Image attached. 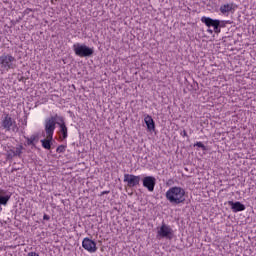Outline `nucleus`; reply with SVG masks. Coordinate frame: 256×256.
<instances>
[{
  "mask_svg": "<svg viewBox=\"0 0 256 256\" xmlns=\"http://www.w3.org/2000/svg\"><path fill=\"white\" fill-rule=\"evenodd\" d=\"M166 199L171 205H181V203H185V189L177 186L169 188L166 192Z\"/></svg>",
  "mask_w": 256,
  "mask_h": 256,
  "instance_id": "f257e3e1",
  "label": "nucleus"
},
{
  "mask_svg": "<svg viewBox=\"0 0 256 256\" xmlns=\"http://www.w3.org/2000/svg\"><path fill=\"white\" fill-rule=\"evenodd\" d=\"M201 22L208 27L207 31L210 35H213V33H221V29L219 27H221V23H223V21L204 16L201 18ZM211 27H213V30Z\"/></svg>",
  "mask_w": 256,
  "mask_h": 256,
  "instance_id": "f03ea898",
  "label": "nucleus"
},
{
  "mask_svg": "<svg viewBox=\"0 0 256 256\" xmlns=\"http://www.w3.org/2000/svg\"><path fill=\"white\" fill-rule=\"evenodd\" d=\"M56 125H57V115L50 116L45 119L44 131H45L46 135L49 136V139H51V137H53V135L55 133Z\"/></svg>",
  "mask_w": 256,
  "mask_h": 256,
  "instance_id": "7ed1b4c3",
  "label": "nucleus"
},
{
  "mask_svg": "<svg viewBox=\"0 0 256 256\" xmlns=\"http://www.w3.org/2000/svg\"><path fill=\"white\" fill-rule=\"evenodd\" d=\"M73 49H74V53L78 57H91V55H93L94 53L93 48H90L87 45H83L79 43L74 44Z\"/></svg>",
  "mask_w": 256,
  "mask_h": 256,
  "instance_id": "20e7f679",
  "label": "nucleus"
},
{
  "mask_svg": "<svg viewBox=\"0 0 256 256\" xmlns=\"http://www.w3.org/2000/svg\"><path fill=\"white\" fill-rule=\"evenodd\" d=\"M157 237H160V239H168L169 241H171V239H173V228L163 223L157 232Z\"/></svg>",
  "mask_w": 256,
  "mask_h": 256,
  "instance_id": "39448f33",
  "label": "nucleus"
},
{
  "mask_svg": "<svg viewBox=\"0 0 256 256\" xmlns=\"http://www.w3.org/2000/svg\"><path fill=\"white\" fill-rule=\"evenodd\" d=\"M219 11L221 15H224L225 17H229V15L235 13L237 11V4L230 2V3H224L220 6Z\"/></svg>",
  "mask_w": 256,
  "mask_h": 256,
  "instance_id": "423d86ee",
  "label": "nucleus"
},
{
  "mask_svg": "<svg viewBox=\"0 0 256 256\" xmlns=\"http://www.w3.org/2000/svg\"><path fill=\"white\" fill-rule=\"evenodd\" d=\"M124 183H127V187H137L141 183V176H135L133 174L124 175Z\"/></svg>",
  "mask_w": 256,
  "mask_h": 256,
  "instance_id": "0eeeda50",
  "label": "nucleus"
},
{
  "mask_svg": "<svg viewBox=\"0 0 256 256\" xmlns=\"http://www.w3.org/2000/svg\"><path fill=\"white\" fill-rule=\"evenodd\" d=\"M82 247L88 253H96L97 252V243L90 238H84L82 241Z\"/></svg>",
  "mask_w": 256,
  "mask_h": 256,
  "instance_id": "6e6552de",
  "label": "nucleus"
},
{
  "mask_svg": "<svg viewBox=\"0 0 256 256\" xmlns=\"http://www.w3.org/2000/svg\"><path fill=\"white\" fill-rule=\"evenodd\" d=\"M143 187L148 189V191L153 192L155 191V185L157 184V179L153 176H146L142 180Z\"/></svg>",
  "mask_w": 256,
  "mask_h": 256,
  "instance_id": "1a4fd4ad",
  "label": "nucleus"
},
{
  "mask_svg": "<svg viewBox=\"0 0 256 256\" xmlns=\"http://www.w3.org/2000/svg\"><path fill=\"white\" fill-rule=\"evenodd\" d=\"M11 199V194H7V192L3 189H0V213L3 211V207L1 205H7L9 200Z\"/></svg>",
  "mask_w": 256,
  "mask_h": 256,
  "instance_id": "9d476101",
  "label": "nucleus"
},
{
  "mask_svg": "<svg viewBox=\"0 0 256 256\" xmlns=\"http://www.w3.org/2000/svg\"><path fill=\"white\" fill-rule=\"evenodd\" d=\"M228 205L231 207L233 213H239V211H245V205L241 202L228 201Z\"/></svg>",
  "mask_w": 256,
  "mask_h": 256,
  "instance_id": "9b49d317",
  "label": "nucleus"
},
{
  "mask_svg": "<svg viewBox=\"0 0 256 256\" xmlns=\"http://www.w3.org/2000/svg\"><path fill=\"white\" fill-rule=\"evenodd\" d=\"M13 123H15V121H13V118H11L9 114H7L2 120V127L3 129H6V131H11V127H13Z\"/></svg>",
  "mask_w": 256,
  "mask_h": 256,
  "instance_id": "f8f14e48",
  "label": "nucleus"
},
{
  "mask_svg": "<svg viewBox=\"0 0 256 256\" xmlns=\"http://www.w3.org/2000/svg\"><path fill=\"white\" fill-rule=\"evenodd\" d=\"M24 139H26V145L35 147L36 143H39V135L34 134L31 137L25 136Z\"/></svg>",
  "mask_w": 256,
  "mask_h": 256,
  "instance_id": "ddd939ff",
  "label": "nucleus"
},
{
  "mask_svg": "<svg viewBox=\"0 0 256 256\" xmlns=\"http://www.w3.org/2000/svg\"><path fill=\"white\" fill-rule=\"evenodd\" d=\"M1 65H9L11 63H15V58L11 55H2L0 57Z\"/></svg>",
  "mask_w": 256,
  "mask_h": 256,
  "instance_id": "4468645a",
  "label": "nucleus"
},
{
  "mask_svg": "<svg viewBox=\"0 0 256 256\" xmlns=\"http://www.w3.org/2000/svg\"><path fill=\"white\" fill-rule=\"evenodd\" d=\"M145 124L147 125L148 131H155V121L149 115L144 118Z\"/></svg>",
  "mask_w": 256,
  "mask_h": 256,
  "instance_id": "2eb2a0df",
  "label": "nucleus"
},
{
  "mask_svg": "<svg viewBox=\"0 0 256 256\" xmlns=\"http://www.w3.org/2000/svg\"><path fill=\"white\" fill-rule=\"evenodd\" d=\"M53 141V136L49 138V136L46 135V139L41 140L42 147L44 149H51V142Z\"/></svg>",
  "mask_w": 256,
  "mask_h": 256,
  "instance_id": "dca6fc26",
  "label": "nucleus"
},
{
  "mask_svg": "<svg viewBox=\"0 0 256 256\" xmlns=\"http://www.w3.org/2000/svg\"><path fill=\"white\" fill-rule=\"evenodd\" d=\"M61 123L60 126V132L62 133V139H67V125H65V121H63V118L60 119Z\"/></svg>",
  "mask_w": 256,
  "mask_h": 256,
  "instance_id": "f3484780",
  "label": "nucleus"
},
{
  "mask_svg": "<svg viewBox=\"0 0 256 256\" xmlns=\"http://www.w3.org/2000/svg\"><path fill=\"white\" fill-rule=\"evenodd\" d=\"M23 154V145H19L16 147V150H14L13 155H16V157H20V155Z\"/></svg>",
  "mask_w": 256,
  "mask_h": 256,
  "instance_id": "a211bd4d",
  "label": "nucleus"
},
{
  "mask_svg": "<svg viewBox=\"0 0 256 256\" xmlns=\"http://www.w3.org/2000/svg\"><path fill=\"white\" fill-rule=\"evenodd\" d=\"M194 147H199L202 151H207V146L203 142H197Z\"/></svg>",
  "mask_w": 256,
  "mask_h": 256,
  "instance_id": "6ab92c4d",
  "label": "nucleus"
},
{
  "mask_svg": "<svg viewBox=\"0 0 256 256\" xmlns=\"http://www.w3.org/2000/svg\"><path fill=\"white\" fill-rule=\"evenodd\" d=\"M65 149H66L65 145H60V146L57 147L56 151L58 153H65Z\"/></svg>",
  "mask_w": 256,
  "mask_h": 256,
  "instance_id": "aec40b11",
  "label": "nucleus"
},
{
  "mask_svg": "<svg viewBox=\"0 0 256 256\" xmlns=\"http://www.w3.org/2000/svg\"><path fill=\"white\" fill-rule=\"evenodd\" d=\"M14 150H10L7 153V159H13V157H16V155H13Z\"/></svg>",
  "mask_w": 256,
  "mask_h": 256,
  "instance_id": "412c9836",
  "label": "nucleus"
},
{
  "mask_svg": "<svg viewBox=\"0 0 256 256\" xmlns=\"http://www.w3.org/2000/svg\"><path fill=\"white\" fill-rule=\"evenodd\" d=\"M109 193H110L109 190L103 191V192H101L100 197H103V195H109Z\"/></svg>",
  "mask_w": 256,
  "mask_h": 256,
  "instance_id": "4be33fe9",
  "label": "nucleus"
},
{
  "mask_svg": "<svg viewBox=\"0 0 256 256\" xmlns=\"http://www.w3.org/2000/svg\"><path fill=\"white\" fill-rule=\"evenodd\" d=\"M43 219H44V221H49V219H51V217L47 214H44Z\"/></svg>",
  "mask_w": 256,
  "mask_h": 256,
  "instance_id": "5701e85b",
  "label": "nucleus"
},
{
  "mask_svg": "<svg viewBox=\"0 0 256 256\" xmlns=\"http://www.w3.org/2000/svg\"><path fill=\"white\" fill-rule=\"evenodd\" d=\"M27 256H39V254H37V253H35V252H30V253H28Z\"/></svg>",
  "mask_w": 256,
  "mask_h": 256,
  "instance_id": "b1692460",
  "label": "nucleus"
},
{
  "mask_svg": "<svg viewBox=\"0 0 256 256\" xmlns=\"http://www.w3.org/2000/svg\"><path fill=\"white\" fill-rule=\"evenodd\" d=\"M183 136L187 137V131H185V130L183 131Z\"/></svg>",
  "mask_w": 256,
  "mask_h": 256,
  "instance_id": "393cba45",
  "label": "nucleus"
},
{
  "mask_svg": "<svg viewBox=\"0 0 256 256\" xmlns=\"http://www.w3.org/2000/svg\"><path fill=\"white\" fill-rule=\"evenodd\" d=\"M4 67H7L6 69H11V66H4Z\"/></svg>",
  "mask_w": 256,
  "mask_h": 256,
  "instance_id": "a878e982",
  "label": "nucleus"
},
{
  "mask_svg": "<svg viewBox=\"0 0 256 256\" xmlns=\"http://www.w3.org/2000/svg\"><path fill=\"white\" fill-rule=\"evenodd\" d=\"M13 171H17V168H14Z\"/></svg>",
  "mask_w": 256,
  "mask_h": 256,
  "instance_id": "bb28decb",
  "label": "nucleus"
}]
</instances>
